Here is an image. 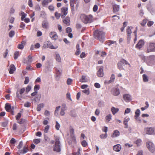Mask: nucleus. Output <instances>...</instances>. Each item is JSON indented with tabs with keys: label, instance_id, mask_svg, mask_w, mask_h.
Wrapping results in <instances>:
<instances>
[{
	"label": "nucleus",
	"instance_id": "obj_1",
	"mask_svg": "<svg viewBox=\"0 0 155 155\" xmlns=\"http://www.w3.org/2000/svg\"><path fill=\"white\" fill-rule=\"evenodd\" d=\"M80 17L82 21L85 24L91 23L93 21V16L91 15H86L84 14H82Z\"/></svg>",
	"mask_w": 155,
	"mask_h": 155
},
{
	"label": "nucleus",
	"instance_id": "obj_2",
	"mask_svg": "<svg viewBox=\"0 0 155 155\" xmlns=\"http://www.w3.org/2000/svg\"><path fill=\"white\" fill-rule=\"evenodd\" d=\"M94 35L100 41L103 42L105 35L104 32L98 30L96 31L94 33Z\"/></svg>",
	"mask_w": 155,
	"mask_h": 155
},
{
	"label": "nucleus",
	"instance_id": "obj_3",
	"mask_svg": "<svg viewBox=\"0 0 155 155\" xmlns=\"http://www.w3.org/2000/svg\"><path fill=\"white\" fill-rule=\"evenodd\" d=\"M53 150L57 152L61 151V148L60 144V141L59 138H56L55 139V145L54 148Z\"/></svg>",
	"mask_w": 155,
	"mask_h": 155
},
{
	"label": "nucleus",
	"instance_id": "obj_4",
	"mask_svg": "<svg viewBox=\"0 0 155 155\" xmlns=\"http://www.w3.org/2000/svg\"><path fill=\"white\" fill-rule=\"evenodd\" d=\"M155 51V44L153 43H148L147 45V53Z\"/></svg>",
	"mask_w": 155,
	"mask_h": 155
},
{
	"label": "nucleus",
	"instance_id": "obj_5",
	"mask_svg": "<svg viewBox=\"0 0 155 155\" xmlns=\"http://www.w3.org/2000/svg\"><path fill=\"white\" fill-rule=\"evenodd\" d=\"M147 146L149 150L152 153H153L155 148L153 143L151 142H148L147 143Z\"/></svg>",
	"mask_w": 155,
	"mask_h": 155
},
{
	"label": "nucleus",
	"instance_id": "obj_6",
	"mask_svg": "<svg viewBox=\"0 0 155 155\" xmlns=\"http://www.w3.org/2000/svg\"><path fill=\"white\" fill-rule=\"evenodd\" d=\"M43 47L44 48H48L51 49H55L57 48H55L53 45H52L51 42L48 41L45 43L43 46Z\"/></svg>",
	"mask_w": 155,
	"mask_h": 155
},
{
	"label": "nucleus",
	"instance_id": "obj_7",
	"mask_svg": "<svg viewBox=\"0 0 155 155\" xmlns=\"http://www.w3.org/2000/svg\"><path fill=\"white\" fill-rule=\"evenodd\" d=\"M133 28L131 27H129L127 29V39L128 41L129 42L131 38V35L132 33L131 29Z\"/></svg>",
	"mask_w": 155,
	"mask_h": 155
},
{
	"label": "nucleus",
	"instance_id": "obj_8",
	"mask_svg": "<svg viewBox=\"0 0 155 155\" xmlns=\"http://www.w3.org/2000/svg\"><path fill=\"white\" fill-rule=\"evenodd\" d=\"M68 8L66 7H63L61 8V12L62 14H63L61 16L62 18H64L67 14Z\"/></svg>",
	"mask_w": 155,
	"mask_h": 155
},
{
	"label": "nucleus",
	"instance_id": "obj_9",
	"mask_svg": "<svg viewBox=\"0 0 155 155\" xmlns=\"http://www.w3.org/2000/svg\"><path fill=\"white\" fill-rule=\"evenodd\" d=\"M78 0H70V6L72 13H74V4H76Z\"/></svg>",
	"mask_w": 155,
	"mask_h": 155
},
{
	"label": "nucleus",
	"instance_id": "obj_10",
	"mask_svg": "<svg viewBox=\"0 0 155 155\" xmlns=\"http://www.w3.org/2000/svg\"><path fill=\"white\" fill-rule=\"evenodd\" d=\"M67 109V107L65 104H62L60 112V115L61 116H64L65 114L64 111L66 110Z\"/></svg>",
	"mask_w": 155,
	"mask_h": 155
},
{
	"label": "nucleus",
	"instance_id": "obj_11",
	"mask_svg": "<svg viewBox=\"0 0 155 155\" xmlns=\"http://www.w3.org/2000/svg\"><path fill=\"white\" fill-rule=\"evenodd\" d=\"M97 74L98 77H102L104 76L103 67H101L97 73Z\"/></svg>",
	"mask_w": 155,
	"mask_h": 155
},
{
	"label": "nucleus",
	"instance_id": "obj_12",
	"mask_svg": "<svg viewBox=\"0 0 155 155\" xmlns=\"http://www.w3.org/2000/svg\"><path fill=\"white\" fill-rule=\"evenodd\" d=\"M115 78V76L114 74H112L110 78V80L109 81H105L104 83L106 84H109L114 82Z\"/></svg>",
	"mask_w": 155,
	"mask_h": 155
},
{
	"label": "nucleus",
	"instance_id": "obj_13",
	"mask_svg": "<svg viewBox=\"0 0 155 155\" xmlns=\"http://www.w3.org/2000/svg\"><path fill=\"white\" fill-rule=\"evenodd\" d=\"M146 133L148 134H153L154 128L152 127L147 128L146 129Z\"/></svg>",
	"mask_w": 155,
	"mask_h": 155
},
{
	"label": "nucleus",
	"instance_id": "obj_14",
	"mask_svg": "<svg viewBox=\"0 0 155 155\" xmlns=\"http://www.w3.org/2000/svg\"><path fill=\"white\" fill-rule=\"evenodd\" d=\"M50 36L53 40H55L58 38V35L55 32H51L50 34Z\"/></svg>",
	"mask_w": 155,
	"mask_h": 155
},
{
	"label": "nucleus",
	"instance_id": "obj_15",
	"mask_svg": "<svg viewBox=\"0 0 155 155\" xmlns=\"http://www.w3.org/2000/svg\"><path fill=\"white\" fill-rule=\"evenodd\" d=\"M124 100L126 102L129 101L131 100V96L128 94H125L123 96Z\"/></svg>",
	"mask_w": 155,
	"mask_h": 155
},
{
	"label": "nucleus",
	"instance_id": "obj_16",
	"mask_svg": "<svg viewBox=\"0 0 155 155\" xmlns=\"http://www.w3.org/2000/svg\"><path fill=\"white\" fill-rule=\"evenodd\" d=\"M121 148V146L119 144L113 146V149L116 152H119Z\"/></svg>",
	"mask_w": 155,
	"mask_h": 155
},
{
	"label": "nucleus",
	"instance_id": "obj_17",
	"mask_svg": "<svg viewBox=\"0 0 155 155\" xmlns=\"http://www.w3.org/2000/svg\"><path fill=\"white\" fill-rule=\"evenodd\" d=\"M144 45V41L142 40H140L136 45V47L139 49H140L142 48Z\"/></svg>",
	"mask_w": 155,
	"mask_h": 155
},
{
	"label": "nucleus",
	"instance_id": "obj_18",
	"mask_svg": "<svg viewBox=\"0 0 155 155\" xmlns=\"http://www.w3.org/2000/svg\"><path fill=\"white\" fill-rule=\"evenodd\" d=\"M16 68L13 64H11L10 66V68L9 69V72L10 74H12L15 71Z\"/></svg>",
	"mask_w": 155,
	"mask_h": 155
},
{
	"label": "nucleus",
	"instance_id": "obj_19",
	"mask_svg": "<svg viewBox=\"0 0 155 155\" xmlns=\"http://www.w3.org/2000/svg\"><path fill=\"white\" fill-rule=\"evenodd\" d=\"M63 22L67 26L70 25V18L68 17H66L63 21Z\"/></svg>",
	"mask_w": 155,
	"mask_h": 155
},
{
	"label": "nucleus",
	"instance_id": "obj_20",
	"mask_svg": "<svg viewBox=\"0 0 155 155\" xmlns=\"http://www.w3.org/2000/svg\"><path fill=\"white\" fill-rule=\"evenodd\" d=\"M120 134L119 132L117 130H115L111 135L112 137H116L119 136Z\"/></svg>",
	"mask_w": 155,
	"mask_h": 155
},
{
	"label": "nucleus",
	"instance_id": "obj_21",
	"mask_svg": "<svg viewBox=\"0 0 155 155\" xmlns=\"http://www.w3.org/2000/svg\"><path fill=\"white\" fill-rule=\"evenodd\" d=\"M113 12H116L119 11V5L116 4L114 5L113 6Z\"/></svg>",
	"mask_w": 155,
	"mask_h": 155
},
{
	"label": "nucleus",
	"instance_id": "obj_22",
	"mask_svg": "<svg viewBox=\"0 0 155 155\" xmlns=\"http://www.w3.org/2000/svg\"><path fill=\"white\" fill-rule=\"evenodd\" d=\"M28 150V147L25 146H24L23 147V149L19 150V151L20 153L24 154L27 153Z\"/></svg>",
	"mask_w": 155,
	"mask_h": 155
},
{
	"label": "nucleus",
	"instance_id": "obj_23",
	"mask_svg": "<svg viewBox=\"0 0 155 155\" xmlns=\"http://www.w3.org/2000/svg\"><path fill=\"white\" fill-rule=\"evenodd\" d=\"M41 97V95L40 94H38L32 100L36 102H38L40 99Z\"/></svg>",
	"mask_w": 155,
	"mask_h": 155
},
{
	"label": "nucleus",
	"instance_id": "obj_24",
	"mask_svg": "<svg viewBox=\"0 0 155 155\" xmlns=\"http://www.w3.org/2000/svg\"><path fill=\"white\" fill-rule=\"evenodd\" d=\"M26 42L24 41H22L21 42V44H19L18 46V49H22L24 48V45H25Z\"/></svg>",
	"mask_w": 155,
	"mask_h": 155
},
{
	"label": "nucleus",
	"instance_id": "obj_25",
	"mask_svg": "<svg viewBox=\"0 0 155 155\" xmlns=\"http://www.w3.org/2000/svg\"><path fill=\"white\" fill-rule=\"evenodd\" d=\"M119 109L117 108H115L114 107H112L111 108V111L112 114L114 115L115 114L117 113L119 111Z\"/></svg>",
	"mask_w": 155,
	"mask_h": 155
},
{
	"label": "nucleus",
	"instance_id": "obj_26",
	"mask_svg": "<svg viewBox=\"0 0 155 155\" xmlns=\"http://www.w3.org/2000/svg\"><path fill=\"white\" fill-rule=\"evenodd\" d=\"M48 26V23L46 20L44 21L42 23V26L44 28H47Z\"/></svg>",
	"mask_w": 155,
	"mask_h": 155
},
{
	"label": "nucleus",
	"instance_id": "obj_27",
	"mask_svg": "<svg viewBox=\"0 0 155 155\" xmlns=\"http://www.w3.org/2000/svg\"><path fill=\"white\" fill-rule=\"evenodd\" d=\"M120 93L119 90L118 88H115L113 90V94L115 96L118 95Z\"/></svg>",
	"mask_w": 155,
	"mask_h": 155
},
{
	"label": "nucleus",
	"instance_id": "obj_28",
	"mask_svg": "<svg viewBox=\"0 0 155 155\" xmlns=\"http://www.w3.org/2000/svg\"><path fill=\"white\" fill-rule=\"evenodd\" d=\"M77 51L75 54L76 55H78L81 53L80 46L79 44H77L76 45Z\"/></svg>",
	"mask_w": 155,
	"mask_h": 155
},
{
	"label": "nucleus",
	"instance_id": "obj_29",
	"mask_svg": "<svg viewBox=\"0 0 155 155\" xmlns=\"http://www.w3.org/2000/svg\"><path fill=\"white\" fill-rule=\"evenodd\" d=\"M5 108L7 111H10V109L11 108L10 104L8 103H6L5 105Z\"/></svg>",
	"mask_w": 155,
	"mask_h": 155
},
{
	"label": "nucleus",
	"instance_id": "obj_30",
	"mask_svg": "<svg viewBox=\"0 0 155 155\" xmlns=\"http://www.w3.org/2000/svg\"><path fill=\"white\" fill-rule=\"evenodd\" d=\"M140 113V110L139 109H137L135 112V119L136 120H137V118L139 116Z\"/></svg>",
	"mask_w": 155,
	"mask_h": 155
},
{
	"label": "nucleus",
	"instance_id": "obj_31",
	"mask_svg": "<svg viewBox=\"0 0 155 155\" xmlns=\"http://www.w3.org/2000/svg\"><path fill=\"white\" fill-rule=\"evenodd\" d=\"M117 67L120 70H124V68L122 65V62H120V61L117 64Z\"/></svg>",
	"mask_w": 155,
	"mask_h": 155
},
{
	"label": "nucleus",
	"instance_id": "obj_32",
	"mask_svg": "<svg viewBox=\"0 0 155 155\" xmlns=\"http://www.w3.org/2000/svg\"><path fill=\"white\" fill-rule=\"evenodd\" d=\"M71 138L72 141H69L68 143L69 144H71L72 143V141L74 143H75L76 142L75 137L74 135L71 136Z\"/></svg>",
	"mask_w": 155,
	"mask_h": 155
},
{
	"label": "nucleus",
	"instance_id": "obj_33",
	"mask_svg": "<svg viewBox=\"0 0 155 155\" xmlns=\"http://www.w3.org/2000/svg\"><path fill=\"white\" fill-rule=\"evenodd\" d=\"M61 107L60 106H58L56 107L55 110L54 112V114L56 116H58V111Z\"/></svg>",
	"mask_w": 155,
	"mask_h": 155
},
{
	"label": "nucleus",
	"instance_id": "obj_34",
	"mask_svg": "<svg viewBox=\"0 0 155 155\" xmlns=\"http://www.w3.org/2000/svg\"><path fill=\"white\" fill-rule=\"evenodd\" d=\"M44 104H38L37 107V110L38 111H40L42 108L43 107Z\"/></svg>",
	"mask_w": 155,
	"mask_h": 155
},
{
	"label": "nucleus",
	"instance_id": "obj_35",
	"mask_svg": "<svg viewBox=\"0 0 155 155\" xmlns=\"http://www.w3.org/2000/svg\"><path fill=\"white\" fill-rule=\"evenodd\" d=\"M69 114L71 117H75L77 116V114L74 110H71Z\"/></svg>",
	"mask_w": 155,
	"mask_h": 155
},
{
	"label": "nucleus",
	"instance_id": "obj_36",
	"mask_svg": "<svg viewBox=\"0 0 155 155\" xmlns=\"http://www.w3.org/2000/svg\"><path fill=\"white\" fill-rule=\"evenodd\" d=\"M86 76L82 75L81 78L80 80V81L81 82H85L87 81V79L85 78Z\"/></svg>",
	"mask_w": 155,
	"mask_h": 155
},
{
	"label": "nucleus",
	"instance_id": "obj_37",
	"mask_svg": "<svg viewBox=\"0 0 155 155\" xmlns=\"http://www.w3.org/2000/svg\"><path fill=\"white\" fill-rule=\"evenodd\" d=\"M143 79L144 82H147L148 81V77L145 74H143Z\"/></svg>",
	"mask_w": 155,
	"mask_h": 155
},
{
	"label": "nucleus",
	"instance_id": "obj_38",
	"mask_svg": "<svg viewBox=\"0 0 155 155\" xmlns=\"http://www.w3.org/2000/svg\"><path fill=\"white\" fill-rule=\"evenodd\" d=\"M56 59L57 61L59 62H61V59L59 54H56Z\"/></svg>",
	"mask_w": 155,
	"mask_h": 155
},
{
	"label": "nucleus",
	"instance_id": "obj_39",
	"mask_svg": "<svg viewBox=\"0 0 155 155\" xmlns=\"http://www.w3.org/2000/svg\"><path fill=\"white\" fill-rule=\"evenodd\" d=\"M62 72L61 70H59L57 69H56V74L57 75V77H59L60 75L61 74Z\"/></svg>",
	"mask_w": 155,
	"mask_h": 155
},
{
	"label": "nucleus",
	"instance_id": "obj_40",
	"mask_svg": "<svg viewBox=\"0 0 155 155\" xmlns=\"http://www.w3.org/2000/svg\"><path fill=\"white\" fill-rule=\"evenodd\" d=\"M112 115L111 114H109L106 117V119L109 122L111 119Z\"/></svg>",
	"mask_w": 155,
	"mask_h": 155
},
{
	"label": "nucleus",
	"instance_id": "obj_41",
	"mask_svg": "<svg viewBox=\"0 0 155 155\" xmlns=\"http://www.w3.org/2000/svg\"><path fill=\"white\" fill-rule=\"evenodd\" d=\"M21 20L23 21L24 20V18L26 17V14L23 12H21Z\"/></svg>",
	"mask_w": 155,
	"mask_h": 155
},
{
	"label": "nucleus",
	"instance_id": "obj_42",
	"mask_svg": "<svg viewBox=\"0 0 155 155\" xmlns=\"http://www.w3.org/2000/svg\"><path fill=\"white\" fill-rule=\"evenodd\" d=\"M15 34V32L14 31H11L9 34V37L10 38H12L14 35Z\"/></svg>",
	"mask_w": 155,
	"mask_h": 155
},
{
	"label": "nucleus",
	"instance_id": "obj_43",
	"mask_svg": "<svg viewBox=\"0 0 155 155\" xmlns=\"http://www.w3.org/2000/svg\"><path fill=\"white\" fill-rule=\"evenodd\" d=\"M155 58V56L154 55H151L148 57L147 58V61L148 62V60H152Z\"/></svg>",
	"mask_w": 155,
	"mask_h": 155
},
{
	"label": "nucleus",
	"instance_id": "obj_44",
	"mask_svg": "<svg viewBox=\"0 0 155 155\" xmlns=\"http://www.w3.org/2000/svg\"><path fill=\"white\" fill-rule=\"evenodd\" d=\"M19 55V52L18 51H16L15 52L14 54V58L15 59H16L18 55Z\"/></svg>",
	"mask_w": 155,
	"mask_h": 155
},
{
	"label": "nucleus",
	"instance_id": "obj_45",
	"mask_svg": "<svg viewBox=\"0 0 155 155\" xmlns=\"http://www.w3.org/2000/svg\"><path fill=\"white\" fill-rule=\"evenodd\" d=\"M31 103L28 101L26 102L24 104V106L25 107H29L31 106Z\"/></svg>",
	"mask_w": 155,
	"mask_h": 155
},
{
	"label": "nucleus",
	"instance_id": "obj_46",
	"mask_svg": "<svg viewBox=\"0 0 155 155\" xmlns=\"http://www.w3.org/2000/svg\"><path fill=\"white\" fill-rule=\"evenodd\" d=\"M49 2L48 0H44L42 2V5L43 6H45V5H48Z\"/></svg>",
	"mask_w": 155,
	"mask_h": 155
},
{
	"label": "nucleus",
	"instance_id": "obj_47",
	"mask_svg": "<svg viewBox=\"0 0 155 155\" xmlns=\"http://www.w3.org/2000/svg\"><path fill=\"white\" fill-rule=\"evenodd\" d=\"M33 142L35 144H37L40 143V139H34L33 140Z\"/></svg>",
	"mask_w": 155,
	"mask_h": 155
},
{
	"label": "nucleus",
	"instance_id": "obj_48",
	"mask_svg": "<svg viewBox=\"0 0 155 155\" xmlns=\"http://www.w3.org/2000/svg\"><path fill=\"white\" fill-rule=\"evenodd\" d=\"M56 124L55 126V128L57 130H59V128L60 127V124H59V123L57 121H56Z\"/></svg>",
	"mask_w": 155,
	"mask_h": 155
},
{
	"label": "nucleus",
	"instance_id": "obj_49",
	"mask_svg": "<svg viewBox=\"0 0 155 155\" xmlns=\"http://www.w3.org/2000/svg\"><path fill=\"white\" fill-rule=\"evenodd\" d=\"M8 121L7 120H6L5 121L3 122L2 123V126L3 127H6L8 124Z\"/></svg>",
	"mask_w": 155,
	"mask_h": 155
},
{
	"label": "nucleus",
	"instance_id": "obj_50",
	"mask_svg": "<svg viewBox=\"0 0 155 155\" xmlns=\"http://www.w3.org/2000/svg\"><path fill=\"white\" fill-rule=\"evenodd\" d=\"M82 92L88 95L89 94L90 92L88 89H84L82 91Z\"/></svg>",
	"mask_w": 155,
	"mask_h": 155
},
{
	"label": "nucleus",
	"instance_id": "obj_51",
	"mask_svg": "<svg viewBox=\"0 0 155 155\" xmlns=\"http://www.w3.org/2000/svg\"><path fill=\"white\" fill-rule=\"evenodd\" d=\"M120 62H122V63L123 64H129V65H130V64L128 63L127 61L124 59H122L120 60Z\"/></svg>",
	"mask_w": 155,
	"mask_h": 155
},
{
	"label": "nucleus",
	"instance_id": "obj_52",
	"mask_svg": "<svg viewBox=\"0 0 155 155\" xmlns=\"http://www.w3.org/2000/svg\"><path fill=\"white\" fill-rule=\"evenodd\" d=\"M23 146V142L22 141L20 142L18 145L17 146V148L19 149H21Z\"/></svg>",
	"mask_w": 155,
	"mask_h": 155
},
{
	"label": "nucleus",
	"instance_id": "obj_53",
	"mask_svg": "<svg viewBox=\"0 0 155 155\" xmlns=\"http://www.w3.org/2000/svg\"><path fill=\"white\" fill-rule=\"evenodd\" d=\"M25 80L24 82V83L25 84H28L29 81V78L28 77H25Z\"/></svg>",
	"mask_w": 155,
	"mask_h": 155
},
{
	"label": "nucleus",
	"instance_id": "obj_54",
	"mask_svg": "<svg viewBox=\"0 0 155 155\" xmlns=\"http://www.w3.org/2000/svg\"><path fill=\"white\" fill-rule=\"evenodd\" d=\"M107 133H106L105 134H102L100 135V137L101 139H105L107 137Z\"/></svg>",
	"mask_w": 155,
	"mask_h": 155
},
{
	"label": "nucleus",
	"instance_id": "obj_55",
	"mask_svg": "<svg viewBox=\"0 0 155 155\" xmlns=\"http://www.w3.org/2000/svg\"><path fill=\"white\" fill-rule=\"evenodd\" d=\"M61 14L58 13L57 12H56L55 13V16L57 19H58L61 16Z\"/></svg>",
	"mask_w": 155,
	"mask_h": 155
},
{
	"label": "nucleus",
	"instance_id": "obj_56",
	"mask_svg": "<svg viewBox=\"0 0 155 155\" xmlns=\"http://www.w3.org/2000/svg\"><path fill=\"white\" fill-rule=\"evenodd\" d=\"M74 129L73 128H71L70 129V136H72L73 135H74Z\"/></svg>",
	"mask_w": 155,
	"mask_h": 155
},
{
	"label": "nucleus",
	"instance_id": "obj_57",
	"mask_svg": "<svg viewBox=\"0 0 155 155\" xmlns=\"http://www.w3.org/2000/svg\"><path fill=\"white\" fill-rule=\"evenodd\" d=\"M81 144L84 147H85L87 145V143L85 140H84L82 142Z\"/></svg>",
	"mask_w": 155,
	"mask_h": 155
},
{
	"label": "nucleus",
	"instance_id": "obj_58",
	"mask_svg": "<svg viewBox=\"0 0 155 155\" xmlns=\"http://www.w3.org/2000/svg\"><path fill=\"white\" fill-rule=\"evenodd\" d=\"M40 88L39 85H36L34 87V90L35 91H37Z\"/></svg>",
	"mask_w": 155,
	"mask_h": 155
},
{
	"label": "nucleus",
	"instance_id": "obj_59",
	"mask_svg": "<svg viewBox=\"0 0 155 155\" xmlns=\"http://www.w3.org/2000/svg\"><path fill=\"white\" fill-rule=\"evenodd\" d=\"M32 61V59L31 57L29 55L28 57V61L29 63H31Z\"/></svg>",
	"mask_w": 155,
	"mask_h": 155
},
{
	"label": "nucleus",
	"instance_id": "obj_60",
	"mask_svg": "<svg viewBox=\"0 0 155 155\" xmlns=\"http://www.w3.org/2000/svg\"><path fill=\"white\" fill-rule=\"evenodd\" d=\"M21 114L20 113H18L17 115L16 116V119L17 120H18L21 117Z\"/></svg>",
	"mask_w": 155,
	"mask_h": 155
},
{
	"label": "nucleus",
	"instance_id": "obj_61",
	"mask_svg": "<svg viewBox=\"0 0 155 155\" xmlns=\"http://www.w3.org/2000/svg\"><path fill=\"white\" fill-rule=\"evenodd\" d=\"M31 86L29 85L26 88V92L28 93L31 90Z\"/></svg>",
	"mask_w": 155,
	"mask_h": 155
},
{
	"label": "nucleus",
	"instance_id": "obj_62",
	"mask_svg": "<svg viewBox=\"0 0 155 155\" xmlns=\"http://www.w3.org/2000/svg\"><path fill=\"white\" fill-rule=\"evenodd\" d=\"M49 128V125H47L45 127V129L44 130V132L47 133L48 132V131Z\"/></svg>",
	"mask_w": 155,
	"mask_h": 155
},
{
	"label": "nucleus",
	"instance_id": "obj_63",
	"mask_svg": "<svg viewBox=\"0 0 155 155\" xmlns=\"http://www.w3.org/2000/svg\"><path fill=\"white\" fill-rule=\"evenodd\" d=\"M25 89L24 87L22 88L19 91V94L20 95H21L24 93V91H25Z\"/></svg>",
	"mask_w": 155,
	"mask_h": 155
},
{
	"label": "nucleus",
	"instance_id": "obj_64",
	"mask_svg": "<svg viewBox=\"0 0 155 155\" xmlns=\"http://www.w3.org/2000/svg\"><path fill=\"white\" fill-rule=\"evenodd\" d=\"M147 22V20H143V21L140 23V24L142 26H144L146 24Z\"/></svg>",
	"mask_w": 155,
	"mask_h": 155
}]
</instances>
